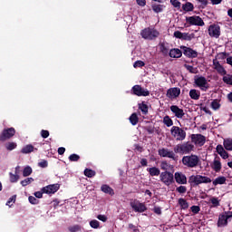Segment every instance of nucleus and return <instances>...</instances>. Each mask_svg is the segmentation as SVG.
I'll use <instances>...</instances> for the list:
<instances>
[{
  "instance_id": "obj_1",
  "label": "nucleus",
  "mask_w": 232,
  "mask_h": 232,
  "mask_svg": "<svg viewBox=\"0 0 232 232\" xmlns=\"http://www.w3.org/2000/svg\"><path fill=\"white\" fill-rule=\"evenodd\" d=\"M182 164L187 168H197L200 164V158L195 154L184 156L182 158Z\"/></svg>"
},
{
  "instance_id": "obj_2",
  "label": "nucleus",
  "mask_w": 232,
  "mask_h": 232,
  "mask_svg": "<svg viewBox=\"0 0 232 232\" xmlns=\"http://www.w3.org/2000/svg\"><path fill=\"white\" fill-rule=\"evenodd\" d=\"M211 178L202 175H191L188 178V183L194 186H200V184H210Z\"/></svg>"
},
{
  "instance_id": "obj_3",
  "label": "nucleus",
  "mask_w": 232,
  "mask_h": 232,
  "mask_svg": "<svg viewBox=\"0 0 232 232\" xmlns=\"http://www.w3.org/2000/svg\"><path fill=\"white\" fill-rule=\"evenodd\" d=\"M232 220V211H225L219 214L217 226L218 227H226Z\"/></svg>"
},
{
  "instance_id": "obj_4",
  "label": "nucleus",
  "mask_w": 232,
  "mask_h": 232,
  "mask_svg": "<svg viewBox=\"0 0 232 232\" xmlns=\"http://www.w3.org/2000/svg\"><path fill=\"white\" fill-rule=\"evenodd\" d=\"M194 84L201 90V92H208L209 90V83L208 79L204 76H195Z\"/></svg>"
},
{
  "instance_id": "obj_5",
  "label": "nucleus",
  "mask_w": 232,
  "mask_h": 232,
  "mask_svg": "<svg viewBox=\"0 0 232 232\" xmlns=\"http://www.w3.org/2000/svg\"><path fill=\"white\" fill-rule=\"evenodd\" d=\"M170 135H172L176 140H184L186 139V130L180 127L172 126Z\"/></svg>"
},
{
  "instance_id": "obj_6",
  "label": "nucleus",
  "mask_w": 232,
  "mask_h": 232,
  "mask_svg": "<svg viewBox=\"0 0 232 232\" xmlns=\"http://www.w3.org/2000/svg\"><path fill=\"white\" fill-rule=\"evenodd\" d=\"M140 35L143 39L152 41V39H157V37L160 35V33L153 28H145L141 31Z\"/></svg>"
},
{
  "instance_id": "obj_7",
  "label": "nucleus",
  "mask_w": 232,
  "mask_h": 232,
  "mask_svg": "<svg viewBox=\"0 0 232 232\" xmlns=\"http://www.w3.org/2000/svg\"><path fill=\"white\" fill-rule=\"evenodd\" d=\"M160 180L165 186H171L175 182L173 173L169 171L161 172L160 174Z\"/></svg>"
},
{
  "instance_id": "obj_8",
  "label": "nucleus",
  "mask_w": 232,
  "mask_h": 232,
  "mask_svg": "<svg viewBox=\"0 0 232 232\" xmlns=\"http://www.w3.org/2000/svg\"><path fill=\"white\" fill-rule=\"evenodd\" d=\"M189 151H193V145L188 142L178 144L174 147L175 153H189Z\"/></svg>"
},
{
  "instance_id": "obj_9",
  "label": "nucleus",
  "mask_w": 232,
  "mask_h": 232,
  "mask_svg": "<svg viewBox=\"0 0 232 232\" xmlns=\"http://www.w3.org/2000/svg\"><path fill=\"white\" fill-rule=\"evenodd\" d=\"M175 151L169 150V149L162 148L158 150V154L160 157L171 159L172 160H177V155H175Z\"/></svg>"
},
{
  "instance_id": "obj_10",
  "label": "nucleus",
  "mask_w": 232,
  "mask_h": 232,
  "mask_svg": "<svg viewBox=\"0 0 232 232\" xmlns=\"http://www.w3.org/2000/svg\"><path fill=\"white\" fill-rule=\"evenodd\" d=\"M130 206L136 213H144V211L148 209V208H146V205L139 200L131 201L130 203Z\"/></svg>"
},
{
  "instance_id": "obj_11",
  "label": "nucleus",
  "mask_w": 232,
  "mask_h": 232,
  "mask_svg": "<svg viewBox=\"0 0 232 232\" xmlns=\"http://www.w3.org/2000/svg\"><path fill=\"white\" fill-rule=\"evenodd\" d=\"M61 185H59V183L51 184L42 188V191L45 195H54V193H57V191H59Z\"/></svg>"
},
{
  "instance_id": "obj_12",
  "label": "nucleus",
  "mask_w": 232,
  "mask_h": 232,
  "mask_svg": "<svg viewBox=\"0 0 232 232\" xmlns=\"http://www.w3.org/2000/svg\"><path fill=\"white\" fill-rule=\"evenodd\" d=\"M187 23H188V24H190L191 26H204V24H206L204 23V20H202L200 18V16H188L186 18Z\"/></svg>"
},
{
  "instance_id": "obj_13",
  "label": "nucleus",
  "mask_w": 232,
  "mask_h": 232,
  "mask_svg": "<svg viewBox=\"0 0 232 232\" xmlns=\"http://www.w3.org/2000/svg\"><path fill=\"white\" fill-rule=\"evenodd\" d=\"M14 135H15V129L14 128L5 129L0 134V140L1 142H5V140H8V139H12Z\"/></svg>"
},
{
  "instance_id": "obj_14",
  "label": "nucleus",
  "mask_w": 232,
  "mask_h": 232,
  "mask_svg": "<svg viewBox=\"0 0 232 232\" xmlns=\"http://www.w3.org/2000/svg\"><path fill=\"white\" fill-rule=\"evenodd\" d=\"M174 37L176 39H181V41H191L195 39V34L182 33L180 31L174 32Z\"/></svg>"
},
{
  "instance_id": "obj_15",
  "label": "nucleus",
  "mask_w": 232,
  "mask_h": 232,
  "mask_svg": "<svg viewBox=\"0 0 232 232\" xmlns=\"http://www.w3.org/2000/svg\"><path fill=\"white\" fill-rule=\"evenodd\" d=\"M132 92L134 95H137L138 97H148V95H150V91L142 88L140 85H134L132 87Z\"/></svg>"
},
{
  "instance_id": "obj_16",
  "label": "nucleus",
  "mask_w": 232,
  "mask_h": 232,
  "mask_svg": "<svg viewBox=\"0 0 232 232\" xmlns=\"http://www.w3.org/2000/svg\"><path fill=\"white\" fill-rule=\"evenodd\" d=\"M170 111L173 113L176 119H184V117H186L184 109H181L177 105L170 106Z\"/></svg>"
},
{
  "instance_id": "obj_17",
  "label": "nucleus",
  "mask_w": 232,
  "mask_h": 232,
  "mask_svg": "<svg viewBox=\"0 0 232 232\" xmlns=\"http://www.w3.org/2000/svg\"><path fill=\"white\" fill-rule=\"evenodd\" d=\"M191 140L196 146H204L206 144V137L202 134H192Z\"/></svg>"
},
{
  "instance_id": "obj_18",
  "label": "nucleus",
  "mask_w": 232,
  "mask_h": 232,
  "mask_svg": "<svg viewBox=\"0 0 232 232\" xmlns=\"http://www.w3.org/2000/svg\"><path fill=\"white\" fill-rule=\"evenodd\" d=\"M208 35L218 39L220 37V27L217 24H211L208 26Z\"/></svg>"
},
{
  "instance_id": "obj_19",
  "label": "nucleus",
  "mask_w": 232,
  "mask_h": 232,
  "mask_svg": "<svg viewBox=\"0 0 232 232\" xmlns=\"http://www.w3.org/2000/svg\"><path fill=\"white\" fill-rule=\"evenodd\" d=\"M180 95V88L172 87L167 91V97L173 101V99H177Z\"/></svg>"
},
{
  "instance_id": "obj_20",
  "label": "nucleus",
  "mask_w": 232,
  "mask_h": 232,
  "mask_svg": "<svg viewBox=\"0 0 232 232\" xmlns=\"http://www.w3.org/2000/svg\"><path fill=\"white\" fill-rule=\"evenodd\" d=\"M174 179L177 184H188V178L182 172H175Z\"/></svg>"
},
{
  "instance_id": "obj_21",
  "label": "nucleus",
  "mask_w": 232,
  "mask_h": 232,
  "mask_svg": "<svg viewBox=\"0 0 232 232\" xmlns=\"http://www.w3.org/2000/svg\"><path fill=\"white\" fill-rule=\"evenodd\" d=\"M213 66H214V70L217 71L218 73H219V75L224 76L227 73L224 66H222V64H220V63L217 61V59L213 60Z\"/></svg>"
},
{
  "instance_id": "obj_22",
  "label": "nucleus",
  "mask_w": 232,
  "mask_h": 232,
  "mask_svg": "<svg viewBox=\"0 0 232 232\" xmlns=\"http://www.w3.org/2000/svg\"><path fill=\"white\" fill-rule=\"evenodd\" d=\"M216 151L224 160L229 159V153L227 152L226 148H224V146H222L221 144H218L216 147Z\"/></svg>"
},
{
  "instance_id": "obj_23",
  "label": "nucleus",
  "mask_w": 232,
  "mask_h": 232,
  "mask_svg": "<svg viewBox=\"0 0 232 232\" xmlns=\"http://www.w3.org/2000/svg\"><path fill=\"white\" fill-rule=\"evenodd\" d=\"M181 48L183 49L184 55H187V57H197L198 55V53H197V51L189 47L182 46Z\"/></svg>"
},
{
  "instance_id": "obj_24",
  "label": "nucleus",
  "mask_w": 232,
  "mask_h": 232,
  "mask_svg": "<svg viewBox=\"0 0 232 232\" xmlns=\"http://www.w3.org/2000/svg\"><path fill=\"white\" fill-rule=\"evenodd\" d=\"M211 168L217 173H218V171H220V169H222V162H220V158L214 159V160L211 164Z\"/></svg>"
},
{
  "instance_id": "obj_25",
  "label": "nucleus",
  "mask_w": 232,
  "mask_h": 232,
  "mask_svg": "<svg viewBox=\"0 0 232 232\" xmlns=\"http://www.w3.org/2000/svg\"><path fill=\"white\" fill-rule=\"evenodd\" d=\"M169 57H171L172 59H179L182 57V51L177 48L171 49L169 51Z\"/></svg>"
},
{
  "instance_id": "obj_26",
  "label": "nucleus",
  "mask_w": 232,
  "mask_h": 232,
  "mask_svg": "<svg viewBox=\"0 0 232 232\" xmlns=\"http://www.w3.org/2000/svg\"><path fill=\"white\" fill-rule=\"evenodd\" d=\"M188 95L193 101H198V99H200V91H198L197 89H191Z\"/></svg>"
},
{
  "instance_id": "obj_27",
  "label": "nucleus",
  "mask_w": 232,
  "mask_h": 232,
  "mask_svg": "<svg viewBox=\"0 0 232 232\" xmlns=\"http://www.w3.org/2000/svg\"><path fill=\"white\" fill-rule=\"evenodd\" d=\"M223 146L227 151H232V139L227 138L223 140Z\"/></svg>"
},
{
  "instance_id": "obj_28",
  "label": "nucleus",
  "mask_w": 232,
  "mask_h": 232,
  "mask_svg": "<svg viewBox=\"0 0 232 232\" xmlns=\"http://www.w3.org/2000/svg\"><path fill=\"white\" fill-rule=\"evenodd\" d=\"M147 171L150 173V177H159V175H160V169L157 167L149 168Z\"/></svg>"
},
{
  "instance_id": "obj_29",
  "label": "nucleus",
  "mask_w": 232,
  "mask_h": 232,
  "mask_svg": "<svg viewBox=\"0 0 232 232\" xmlns=\"http://www.w3.org/2000/svg\"><path fill=\"white\" fill-rule=\"evenodd\" d=\"M213 186H218V184L222 185V184H226V177L224 176H220L218 177L213 182H212Z\"/></svg>"
},
{
  "instance_id": "obj_30",
  "label": "nucleus",
  "mask_w": 232,
  "mask_h": 232,
  "mask_svg": "<svg viewBox=\"0 0 232 232\" xmlns=\"http://www.w3.org/2000/svg\"><path fill=\"white\" fill-rule=\"evenodd\" d=\"M129 121L132 126H137L139 123V116H137V113H132L129 118Z\"/></svg>"
},
{
  "instance_id": "obj_31",
  "label": "nucleus",
  "mask_w": 232,
  "mask_h": 232,
  "mask_svg": "<svg viewBox=\"0 0 232 232\" xmlns=\"http://www.w3.org/2000/svg\"><path fill=\"white\" fill-rule=\"evenodd\" d=\"M160 168L163 171H169V169H173V166L169 164L168 161H161Z\"/></svg>"
},
{
  "instance_id": "obj_32",
  "label": "nucleus",
  "mask_w": 232,
  "mask_h": 232,
  "mask_svg": "<svg viewBox=\"0 0 232 232\" xmlns=\"http://www.w3.org/2000/svg\"><path fill=\"white\" fill-rule=\"evenodd\" d=\"M178 203L179 204L181 209H188V208H189V203H188V201L182 198L179 199Z\"/></svg>"
},
{
  "instance_id": "obj_33",
  "label": "nucleus",
  "mask_w": 232,
  "mask_h": 232,
  "mask_svg": "<svg viewBox=\"0 0 232 232\" xmlns=\"http://www.w3.org/2000/svg\"><path fill=\"white\" fill-rule=\"evenodd\" d=\"M102 191L103 193H107L109 195H114V192H113V188H111L110 186L108 185H102V188H101Z\"/></svg>"
},
{
  "instance_id": "obj_34",
  "label": "nucleus",
  "mask_w": 232,
  "mask_h": 232,
  "mask_svg": "<svg viewBox=\"0 0 232 232\" xmlns=\"http://www.w3.org/2000/svg\"><path fill=\"white\" fill-rule=\"evenodd\" d=\"M163 124H165L167 128H171V126H173V120H171L169 115H167L163 118Z\"/></svg>"
},
{
  "instance_id": "obj_35",
  "label": "nucleus",
  "mask_w": 232,
  "mask_h": 232,
  "mask_svg": "<svg viewBox=\"0 0 232 232\" xmlns=\"http://www.w3.org/2000/svg\"><path fill=\"white\" fill-rule=\"evenodd\" d=\"M209 202L212 204V208H218V206H220V199L218 198L212 197Z\"/></svg>"
},
{
  "instance_id": "obj_36",
  "label": "nucleus",
  "mask_w": 232,
  "mask_h": 232,
  "mask_svg": "<svg viewBox=\"0 0 232 232\" xmlns=\"http://www.w3.org/2000/svg\"><path fill=\"white\" fill-rule=\"evenodd\" d=\"M212 110L217 111V110H220V101L219 100H213L210 104Z\"/></svg>"
},
{
  "instance_id": "obj_37",
  "label": "nucleus",
  "mask_w": 232,
  "mask_h": 232,
  "mask_svg": "<svg viewBox=\"0 0 232 232\" xmlns=\"http://www.w3.org/2000/svg\"><path fill=\"white\" fill-rule=\"evenodd\" d=\"M223 82H225V84L232 86V74L227 73L226 75H223Z\"/></svg>"
},
{
  "instance_id": "obj_38",
  "label": "nucleus",
  "mask_w": 232,
  "mask_h": 232,
  "mask_svg": "<svg viewBox=\"0 0 232 232\" xmlns=\"http://www.w3.org/2000/svg\"><path fill=\"white\" fill-rule=\"evenodd\" d=\"M34 148L33 145H26L22 149V153L24 154H28V153H32V151H34Z\"/></svg>"
},
{
  "instance_id": "obj_39",
  "label": "nucleus",
  "mask_w": 232,
  "mask_h": 232,
  "mask_svg": "<svg viewBox=\"0 0 232 232\" xmlns=\"http://www.w3.org/2000/svg\"><path fill=\"white\" fill-rule=\"evenodd\" d=\"M193 4L188 2L186 3L185 5H182V9L185 11V12H193Z\"/></svg>"
},
{
  "instance_id": "obj_40",
  "label": "nucleus",
  "mask_w": 232,
  "mask_h": 232,
  "mask_svg": "<svg viewBox=\"0 0 232 232\" xmlns=\"http://www.w3.org/2000/svg\"><path fill=\"white\" fill-rule=\"evenodd\" d=\"M15 148H17V143L12 141V142H8L5 144V149L8 151H12L13 150H15Z\"/></svg>"
},
{
  "instance_id": "obj_41",
  "label": "nucleus",
  "mask_w": 232,
  "mask_h": 232,
  "mask_svg": "<svg viewBox=\"0 0 232 232\" xmlns=\"http://www.w3.org/2000/svg\"><path fill=\"white\" fill-rule=\"evenodd\" d=\"M90 226L92 229H99V227H101V223L97 219H93L90 221Z\"/></svg>"
},
{
  "instance_id": "obj_42",
  "label": "nucleus",
  "mask_w": 232,
  "mask_h": 232,
  "mask_svg": "<svg viewBox=\"0 0 232 232\" xmlns=\"http://www.w3.org/2000/svg\"><path fill=\"white\" fill-rule=\"evenodd\" d=\"M139 110L143 113V115L148 114V105L146 103L142 102L139 104Z\"/></svg>"
},
{
  "instance_id": "obj_43",
  "label": "nucleus",
  "mask_w": 232,
  "mask_h": 232,
  "mask_svg": "<svg viewBox=\"0 0 232 232\" xmlns=\"http://www.w3.org/2000/svg\"><path fill=\"white\" fill-rule=\"evenodd\" d=\"M32 167L27 166L23 170V176L24 177H30V175H32Z\"/></svg>"
},
{
  "instance_id": "obj_44",
  "label": "nucleus",
  "mask_w": 232,
  "mask_h": 232,
  "mask_svg": "<svg viewBox=\"0 0 232 232\" xmlns=\"http://www.w3.org/2000/svg\"><path fill=\"white\" fill-rule=\"evenodd\" d=\"M9 177H10V182H12L13 184L19 180V174H14L10 172Z\"/></svg>"
},
{
  "instance_id": "obj_45",
  "label": "nucleus",
  "mask_w": 232,
  "mask_h": 232,
  "mask_svg": "<svg viewBox=\"0 0 232 232\" xmlns=\"http://www.w3.org/2000/svg\"><path fill=\"white\" fill-rule=\"evenodd\" d=\"M84 175L85 177L92 179V177H95V171L90 169H85Z\"/></svg>"
},
{
  "instance_id": "obj_46",
  "label": "nucleus",
  "mask_w": 232,
  "mask_h": 232,
  "mask_svg": "<svg viewBox=\"0 0 232 232\" xmlns=\"http://www.w3.org/2000/svg\"><path fill=\"white\" fill-rule=\"evenodd\" d=\"M152 10L156 14H160V12H162V5H152Z\"/></svg>"
},
{
  "instance_id": "obj_47",
  "label": "nucleus",
  "mask_w": 232,
  "mask_h": 232,
  "mask_svg": "<svg viewBox=\"0 0 232 232\" xmlns=\"http://www.w3.org/2000/svg\"><path fill=\"white\" fill-rule=\"evenodd\" d=\"M34 182V178H27L21 181L22 186H28V184H32Z\"/></svg>"
},
{
  "instance_id": "obj_48",
  "label": "nucleus",
  "mask_w": 232,
  "mask_h": 232,
  "mask_svg": "<svg viewBox=\"0 0 232 232\" xmlns=\"http://www.w3.org/2000/svg\"><path fill=\"white\" fill-rule=\"evenodd\" d=\"M79 159H81V157H79L77 154H72L69 156V160H71V162H77Z\"/></svg>"
},
{
  "instance_id": "obj_49",
  "label": "nucleus",
  "mask_w": 232,
  "mask_h": 232,
  "mask_svg": "<svg viewBox=\"0 0 232 232\" xmlns=\"http://www.w3.org/2000/svg\"><path fill=\"white\" fill-rule=\"evenodd\" d=\"M176 190L178 191V193L184 194L186 193V191H188V188H186V186H179L176 188Z\"/></svg>"
},
{
  "instance_id": "obj_50",
  "label": "nucleus",
  "mask_w": 232,
  "mask_h": 232,
  "mask_svg": "<svg viewBox=\"0 0 232 232\" xmlns=\"http://www.w3.org/2000/svg\"><path fill=\"white\" fill-rule=\"evenodd\" d=\"M69 231H71V232L81 231V226H79V225L72 226V227H69Z\"/></svg>"
},
{
  "instance_id": "obj_51",
  "label": "nucleus",
  "mask_w": 232,
  "mask_h": 232,
  "mask_svg": "<svg viewBox=\"0 0 232 232\" xmlns=\"http://www.w3.org/2000/svg\"><path fill=\"white\" fill-rule=\"evenodd\" d=\"M28 200H29L30 204H34V205L39 204V200L36 199L35 197H34V196H30L28 198Z\"/></svg>"
},
{
  "instance_id": "obj_52",
  "label": "nucleus",
  "mask_w": 232,
  "mask_h": 232,
  "mask_svg": "<svg viewBox=\"0 0 232 232\" xmlns=\"http://www.w3.org/2000/svg\"><path fill=\"white\" fill-rule=\"evenodd\" d=\"M190 209H191L192 213H194V215H197V213H199V211H200V207H198V206H192L190 208Z\"/></svg>"
},
{
  "instance_id": "obj_53",
  "label": "nucleus",
  "mask_w": 232,
  "mask_h": 232,
  "mask_svg": "<svg viewBox=\"0 0 232 232\" xmlns=\"http://www.w3.org/2000/svg\"><path fill=\"white\" fill-rule=\"evenodd\" d=\"M170 4L175 8H180V2H179L178 0H170Z\"/></svg>"
},
{
  "instance_id": "obj_54",
  "label": "nucleus",
  "mask_w": 232,
  "mask_h": 232,
  "mask_svg": "<svg viewBox=\"0 0 232 232\" xmlns=\"http://www.w3.org/2000/svg\"><path fill=\"white\" fill-rule=\"evenodd\" d=\"M134 68H142L144 66V62L142 61H137L133 64Z\"/></svg>"
},
{
  "instance_id": "obj_55",
  "label": "nucleus",
  "mask_w": 232,
  "mask_h": 232,
  "mask_svg": "<svg viewBox=\"0 0 232 232\" xmlns=\"http://www.w3.org/2000/svg\"><path fill=\"white\" fill-rule=\"evenodd\" d=\"M96 218H98V220H101L102 222H107L108 220V217H106V215H98Z\"/></svg>"
},
{
  "instance_id": "obj_56",
  "label": "nucleus",
  "mask_w": 232,
  "mask_h": 232,
  "mask_svg": "<svg viewBox=\"0 0 232 232\" xmlns=\"http://www.w3.org/2000/svg\"><path fill=\"white\" fill-rule=\"evenodd\" d=\"M38 166H39L40 168H48V161L43 160L42 161H40V162L38 163Z\"/></svg>"
},
{
  "instance_id": "obj_57",
  "label": "nucleus",
  "mask_w": 232,
  "mask_h": 232,
  "mask_svg": "<svg viewBox=\"0 0 232 232\" xmlns=\"http://www.w3.org/2000/svg\"><path fill=\"white\" fill-rule=\"evenodd\" d=\"M41 135H42L43 139H48V137H50V132L48 130H43L41 131Z\"/></svg>"
},
{
  "instance_id": "obj_58",
  "label": "nucleus",
  "mask_w": 232,
  "mask_h": 232,
  "mask_svg": "<svg viewBox=\"0 0 232 232\" xmlns=\"http://www.w3.org/2000/svg\"><path fill=\"white\" fill-rule=\"evenodd\" d=\"M187 70H188V72H190V73H197V68H194L191 65L187 66Z\"/></svg>"
},
{
  "instance_id": "obj_59",
  "label": "nucleus",
  "mask_w": 232,
  "mask_h": 232,
  "mask_svg": "<svg viewBox=\"0 0 232 232\" xmlns=\"http://www.w3.org/2000/svg\"><path fill=\"white\" fill-rule=\"evenodd\" d=\"M15 198H16V196H13L11 197L8 201L6 202V206H9L10 207V204H12V202H15Z\"/></svg>"
},
{
  "instance_id": "obj_60",
  "label": "nucleus",
  "mask_w": 232,
  "mask_h": 232,
  "mask_svg": "<svg viewBox=\"0 0 232 232\" xmlns=\"http://www.w3.org/2000/svg\"><path fill=\"white\" fill-rule=\"evenodd\" d=\"M139 6H146V0H136Z\"/></svg>"
},
{
  "instance_id": "obj_61",
  "label": "nucleus",
  "mask_w": 232,
  "mask_h": 232,
  "mask_svg": "<svg viewBox=\"0 0 232 232\" xmlns=\"http://www.w3.org/2000/svg\"><path fill=\"white\" fill-rule=\"evenodd\" d=\"M43 193H44V192H43V190L42 191H36V192H34V197L36 198H43Z\"/></svg>"
},
{
  "instance_id": "obj_62",
  "label": "nucleus",
  "mask_w": 232,
  "mask_h": 232,
  "mask_svg": "<svg viewBox=\"0 0 232 232\" xmlns=\"http://www.w3.org/2000/svg\"><path fill=\"white\" fill-rule=\"evenodd\" d=\"M154 213H156V215H160L162 213V209L160 208V207H155Z\"/></svg>"
},
{
  "instance_id": "obj_63",
  "label": "nucleus",
  "mask_w": 232,
  "mask_h": 232,
  "mask_svg": "<svg viewBox=\"0 0 232 232\" xmlns=\"http://www.w3.org/2000/svg\"><path fill=\"white\" fill-rule=\"evenodd\" d=\"M64 151H66V149L63 148V147H60V148L58 149V154H59V155H64Z\"/></svg>"
},
{
  "instance_id": "obj_64",
  "label": "nucleus",
  "mask_w": 232,
  "mask_h": 232,
  "mask_svg": "<svg viewBox=\"0 0 232 232\" xmlns=\"http://www.w3.org/2000/svg\"><path fill=\"white\" fill-rule=\"evenodd\" d=\"M227 63L230 64V66H232V56L227 58Z\"/></svg>"
}]
</instances>
